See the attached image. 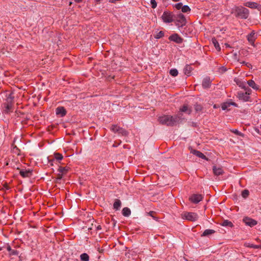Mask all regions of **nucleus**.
I'll list each match as a JSON object with an SVG mask.
<instances>
[{"instance_id":"1","label":"nucleus","mask_w":261,"mask_h":261,"mask_svg":"<svg viewBox=\"0 0 261 261\" xmlns=\"http://www.w3.org/2000/svg\"><path fill=\"white\" fill-rule=\"evenodd\" d=\"M181 115V114L180 113L173 116L163 115L159 118V121L160 123L163 125H166L168 126H173L178 123Z\"/></svg>"},{"instance_id":"2","label":"nucleus","mask_w":261,"mask_h":261,"mask_svg":"<svg viewBox=\"0 0 261 261\" xmlns=\"http://www.w3.org/2000/svg\"><path fill=\"white\" fill-rule=\"evenodd\" d=\"M231 13L238 18H245V9L242 6L236 7L232 9Z\"/></svg>"},{"instance_id":"3","label":"nucleus","mask_w":261,"mask_h":261,"mask_svg":"<svg viewBox=\"0 0 261 261\" xmlns=\"http://www.w3.org/2000/svg\"><path fill=\"white\" fill-rule=\"evenodd\" d=\"M174 18H176L175 24L178 28H181L186 24L187 20L186 17L182 13L178 14Z\"/></svg>"},{"instance_id":"4","label":"nucleus","mask_w":261,"mask_h":261,"mask_svg":"<svg viewBox=\"0 0 261 261\" xmlns=\"http://www.w3.org/2000/svg\"><path fill=\"white\" fill-rule=\"evenodd\" d=\"M110 130L114 133H118V135L122 136H126L128 133L125 129L118 126L117 125L113 124L110 127Z\"/></svg>"},{"instance_id":"5","label":"nucleus","mask_w":261,"mask_h":261,"mask_svg":"<svg viewBox=\"0 0 261 261\" xmlns=\"http://www.w3.org/2000/svg\"><path fill=\"white\" fill-rule=\"evenodd\" d=\"M161 18L165 23H171L174 20V16L172 12L167 11L164 12Z\"/></svg>"},{"instance_id":"6","label":"nucleus","mask_w":261,"mask_h":261,"mask_svg":"<svg viewBox=\"0 0 261 261\" xmlns=\"http://www.w3.org/2000/svg\"><path fill=\"white\" fill-rule=\"evenodd\" d=\"M196 213L192 212H185L182 215V218L191 221H195L198 219Z\"/></svg>"},{"instance_id":"7","label":"nucleus","mask_w":261,"mask_h":261,"mask_svg":"<svg viewBox=\"0 0 261 261\" xmlns=\"http://www.w3.org/2000/svg\"><path fill=\"white\" fill-rule=\"evenodd\" d=\"M6 102L4 103V108H5V112L7 113L10 112L13 107V97L9 96L7 99Z\"/></svg>"},{"instance_id":"8","label":"nucleus","mask_w":261,"mask_h":261,"mask_svg":"<svg viewBox=\"0 0 261 261\" xmlns=\"http://www.w3.org/2000/svg\"><path fill=\"white\" fill-rule=\"evenodd\" d=\"M203 196L201 194H192L189 198V200L194 203L197 204L203 199Z\"/></svg>"},{"instance_id":"9","label":"nucleus","mask_w":261,"mask_h":261,"mask_svg":"<svg viewBox=\"0 0 261 261\" xmlns=\"http://www.w3.org/2000/svg\"><path fill=\"white\" fill-rule=\"evenodd\" d=\"M248 42L253 46H254V41L257 38V35L254 31H252L247 36Z\"/></svg>"},{"instance_id":"10","label":"nucleus","mask_w":261,"mask_h":261,"mask_svg":"<svg viewBox=\"0 0 261 261\" xmlns=\"http://www.w3.org/2000/svg\"><path fill=\"white\" fill-rule=\"evenodd\" d=\"M169 39L170 41H172L176 43H181L183 42V38L179 36V35L176 33L173 34L169 36Z\"/></svg>"},{"instance_id":"11","label":"nucleus","mask_w":261,"mask_h":261,"mask_svg":"<svg viewBox=\"0 0 261 261\" xmlns=\"http://www.w3.org/2000/svg\"><path fill=\"white\" fill-rule=\"evenodd\" d=\"M17 169L19 170V174L23 178L30 177L32 175L33 170L31 169L23 170L18 168Z\"/></svg>"},{"instance_id":"12","label":"nucleus","mask_w":261,"mask_h":261,"mask_svg":"<svg viewBox=\"0 0 261 261\" xmlns=\"http://www.w3.org/2000/svg\"><path fill=\"white\" fill-rule=\"evenodd\" d=\"M56 115L60 117H64L66 115L67 111L63 107H58L56 110Z\"/></svg>"},{"instance_id":"13","label":"nucleus","mask_w":261,"mask_h":261,"mask_svg":"<svg viewBox=\"0 0 261 261\" xmlns=\"http://www.w3.org/2000/svg\"><path fill=\"white\" fill-rule=\"evenodd\" d=\"M191 152L192 153H193V154L195 155L196 156H197L200 158H201L203 160H205L206 161H208V158L200 151L192 149Z\"/></svg>"},{"instance_id":"14","label":"nucleus","mask_w":261,"mask_h":261,"mask_svg":"<svg viewBox=\"0 0 261 261\" xmlns=\"http://www.w3.org/2000/svg\"><path fill=\"white\" fill-rule=\"evenodd\" d=\"M211 83L212 82L210 78L209 77H206L202 81V86L204 89H207L210 88Z\"/></svg>"},{"instance_id":"15","label":"nucleus","mask_w":261,"mask_h":261,"mask_svg":"<svg viewBox=\"0 0 261 261\" xmlns=\"http://www.w3.org/2000/svg\"><path fill=\"white\" fill-rule=\"evenodd\" d=\"M213 173L215 175L218 176L222 175L224 173L223 170L221 167H217L216 166L213 167Z\"/></svg>"},{"instance_id":"16","label":"nucleus","mask_w":261,"mask_h":261,"mask_svg":"<svg viewBox=\"0 0 261 261\" xmlns=\"http://www.w3.org/2000/svg\"><path fill=\"white\" fill-rule=\"evenodd\" d=\"M246 7H248L252 9H257L258 10L261 7V6L258 4L252 2H246Z\"/></svg>"},{"instance_id":"17","label":"nucleus","mask_w":261,"mask_h":261,"mask_svg":"<svg viewBox=\"0 0 261 261\" xmlns=\"http://www.w3.org/2000/svg\"><path fill=\"white\" fill-rule=\"evenodd\" d=\"M257 223V221L252 219L250 218L246 217V225H248L250 227H253L256 225Z\"/></svg>"},{"instance_id":"18","label":"nucleus","mask_w":261,"mask_h":261,"mask_svg":"<svg viewBox=\"0 0 261 261\" xmlns=\"http://www.w3.org/2000/svg\"><path fill=\"white\" fill-rule=\"evenodd\" d=\"M69 167H62L59 166V168L58 169V171L59 172V173H61V174L65 175L69 171Z\"/></svg>"},{"instance_id":"19","label":"nucleus","mask_w":261,"mask_h":261,"mask_svg":"<svg viewBox=\"0 0 261 261\" xmlns=\"http://www.w3.org/2000/svg\"><path fill=\"white\" fill-rule=\"evenodd\" d=\"M234 81L236 82V84L241 88L242 89H245V84L244 82L242 81V80L239 77H236L234 80Z\"/></svg>"},{"instance_id":"20","label":"nucleus","mask_w":261,"mask_h":261,"mask_svg":"<svg viewBox=\"0 0 261 261\" xmlns=\"http://www.w3.org/2000/svg\"><path fill=\"white\" fill-rule=\"evenodd\" d=\"M179 110L180 112L186 113L188 114H190L192 112V110L189 108L187 105H184Z\"/></svg>"},{"instance_id":"21","label":"nucleus","mask_w":261,"mask_h":261,"mask_svg":"<svg viewBox=\"0 0 261 261\" xmlns=\"http://www.w3.org/2000/svg\"><path fill=\"white\" fill-rule=\"evenodd\" d=\"M215 232V230L213 229H206L201 234V237H207L211 234H212Z\"/></svg>"},{"instance_id":"22","label":"nucleus","mask_w":261,"mask_h":261,"mask_svg":"<svg viewBox=\"0 0 261 261\" xmlns=\"http://www.w3.org/2000/svg\"><path fill=\"white\" fill-rule=\"evenodd\" d=\"M193 68L189 65H186L184 68V72L187 76H190Z\"/></svg>"},{"instance_id":"23","label":"nucleus","mask_w":261,"mask_h":261,"mask_svg":"<svg viewBox=\"0 0 261 261\" xmlns=\"http://www.w3.org/2000/svg\"><path fill=\"white\" fill-rule=\"evenodd\" d=\"M121 206V202L119 199H116L115 200V202L113 204L114 209L116 210H118L120 209Z\"/></svg>"},{"instance_id":"24","label":"nucleus","mask_w":261,"mask_h":261,"mask_svg":"<svg viewBox=\"0 0 261 261\" xmlns=\"http://www.w3.org/2000/svg\"><path fill=\"white\" fill-rule=\"evenodd\" d=\"M122 214L125 217H128L131 214L130 210L127 207H124L122 209Z\"/></svg>"},{"instance_id":"25","label":"nucleus","mask_w":261,"mask_h":261,"mask_svg":"<svg viewBox=\"0 0 261 261\" xmlns=\"http://www.w3.org/2000/svg\"><path fill=\"white\" fill-rule=\"evenodd\" d=\"M212 41L216 49L217 50L220 51L221 50V48L220 47V45L217 40L216 38H214L212 39Z\"/></svg>"},{"instance_id":"26","label":"nucleus","mask_w":261,"mask_h":261,"mask_svg":"<svg viewBox=\"0 0 261 261\" xmlns=\"http://www.w3.org/2000/svg\"><path fill=\"white\" fill-rule=\"evenodd\" d=\"M248 85L254 90L258 89V86L256 85L253 80H249L247 82Z\"/></svg>"},{"instance_id":"27","label":"nucleus","mask_w":261,"mask_h":261,"mask_svg":"<svg viewBox=\"0 0 261 261\" xmlns=\"http://www.w3.org/2000/svg\"><path fill=\"white\" fill-rule=\"evenodd\" d=\"M80 259L82 261H89V256L86 253H84L81 254Z\"/></svg>"},{"instance_id":"28","label":"nucleus","mask_w":261,"mask_h":261,"mask_svg":"<svg viewBox=\"0 0 261 261\" xmlns=\"http://www.w3.org/2000/svg\"><path fill=\"white\" fill-rule=\"evenodd\" d=\"M221 225L223 226H229L232 227L233 226V224L231 221L226 220L222 222Z\"/></svg>"},{"instance_id":"29","label":"nucleus","mask_w":261,"mask_h":261,"mask_svg":"<svg viewBox=\"0 0 261 261\" xmlns=\"http://www.w3.org/2000/svg\"><path fill=\"white\" fill-rule=\"evenodd\" d=\"M194 109L196 112H198L202 110L203 107L201 105L196 103L194 105Z\"/></svg>"},{"instance_id":"30","label":"nucleus","mask_w":261,"mask_h":261,"mask_svg":"<svg viewBox=\"0 0 261 261\" xmlns=\"http://www.w3.org/2000/svg\"><path fill=\"white\" fill-rule=\"evenodd\" d=\"M63 175L62 174H61V173H58L57 175V177L55 180V182L57 184H60L61 180L63 178Z\"/></svg>"},{"instance_id":"31","label":"nucleus","mask_w":261,"mask_h":261,"mask_svg":"<svg viewBox=\"0 0 261 261\" xmlns=\"http://www.w3.org/2000/svg\"><path fill=\"white\" fill-rule=\"evenodd\" d=\"M237 97L240 100H242L243 101L245 100V94L242 92H238Z\"/></svg>"},{"instance_id":"32","label":"nucleus","mask_w":261,"mask_h":261,"mask_svg":"<svg viewBox=\"0 0 261 261\" xmlns=\"http://www.w3.org/2000/svg\"><path fill=\"white\" fill-rule=\"evenodd\" d=\"M171 75L176 76L178 75V72L176 69H171L169 72Z\"/></svg>"},{"instance_id":"33","label":"nucleus","mask_w":261,"mask_h":261,"mask_svg":"<svg viewBox=\"0 0 261 261\" xmlns=\"http://www.w3.org/2000/svg\"><path fill=\"white\" fill-rule=\"evenodd\" d=\"M246 247H249V248H254V249H258V248H261V246L260 245H253V244H246Z\"/></svg>"},{"instance_id":"34","label":"nucleus","mask_w":261,"mask_h":261,"mask_svg":"<svg viewBox=\"0 0 261 261\" xmlns=\"http://www.w3.org/2000/svg\"><path fill=\"white\" fill-rule=\"evenodd\" d=\"M191 11V9L190 7L187 5H185L182 7L181 11L183 13H187Z\"/></svg>"},{"instance_id":"35","label":"nucleus","mask_w":261,"mask_h":261,"mask_svg":"<svg viewBox=\"0 0 261 261\" xmlns=\"http://www.w3.org/2000/svg\"><path fill=\"white\" fill-rule=\"evenodd\" d=\"M164 36V32L162 31H160L157 34L154 36L155 39H159L161 38Z\"/></svg>"},{"instance_id":"36","label":"nucleus","mask_w":261,"mask_h":261,"mask_svg":"<svg viewBox=\"0 0 261 261\" xmlns=\"http://www.w3.org/2000/svg\"><path fill=\"white\" fill-rule=\"evenodd\" d=\"M54 155L57 161H61L63 158L62 154L59 153H55Z\"/></svg>"},{"instance_id":"37","label":"nucleus","mask_w":261,"mask_h":261,"mask_svg":"<svg viewBox=\"0 0 261 261\" xmlns=\"http://www.w3.org/2000/svg\"><path fill=\"white\" fill-rule=\"evenodd\" d=\"M230 105H234V103H223L222 106V109L223 110H225L228 109V107L230 106Z\"/></svg>"},{"instance_id":"38","label":"nucleus","mask_w":261,"mask_h":261,"mask_svg":"<svg viewBox=\"0 0 261 261\" xmlns=\"http://www.w3.org/2000/svg\"><path fill=\"white\" fill-rule=\"evenodd\" d=\"M19 252L16 249H12V251H10L9 253V256L12 255H18Z\"/></svg>"},{"instance_id":"39","label":"nucleus","mask_w":261,"mask_h":261,"mask_svg":"<svg viewBox=\"0 0 261 261\" xmlns=\"http://www.w3.org/2000/svg\"><path fill=\"white\" fill-rule=\"evenodd\" d=\"M150 4L151 5V7L153 9L155 8L157 6V3L155 0H150Z\"/></svg>"},{"instance_id":"40","label":"nucleus","mask_w":261,"mask_h":261,"mask_svg":"<svg viewBox=\"0 0 261 261\" xmlns=\"http://www.w3.org/2000/svg\"><path fill=\"white\" fill-rule=\"evenodd\" d=\"M231 132L233 133H234L236 135H240V136H241L242 137L244 136V134H242V133L240 132L237 129H234V130H231Z\"/></svg>"},{"instance_id":"41","label":"nucleus","mask_w":261,"mask_h":261,"mask_svg":"<svg viewBox=\"0 0 261 261\" xmlns=\"http://www.w3.org/2000/svg\"><path fill=\"white\" fill-rule=\"evenodd\" d=\"M174 7L176 8V9L179 10L180 9H182V4L181 3H177L175 5Z\"/></svg>"},{"instance_id":"42","label":"nucleus","mask_w":261,"mask_h":261,"mask_svg":"<svg viewBox=\"0 0 261 261\" xmlns=\"http://www.w3.org/2000/svg\"><path fill=\"white\" fill-rule=\"evenodd\" d=\"M219 70L220 72L223 73L225 72L227 69L224 66H222L220 68H219Z\"/></svg>"},{"instance_id":"43","label":"nucleus","mask_w":261,"mask_h":261,"mask_svg":"<svg viewBox=\"0 0 261 261\" xmlns=\"http://www.w3.org/2000/svg\"><path fill=\"white\" fill-rule=\"evenodd\" d=\"M251 91H251V90L250 89H249V88H247L246 87V95H249L251 94Z\"/></svg>"},{"instance_id":"44","label":"nucleus","mask_w":261,"mask_h":261,"mask_svg":"<svg viewBox=\"0 0 261 261\" xmlns=\"http://www.w3.org/2000/svg\"><path fill=\"white\" fill-rule=\"evenodd\" d=\"M154 213V212L153 211H150L149 213H148V215L150 216H151L153 219H155L156 218L153 216V214Z\"/></svg>"},{"instance_id":"45","label":"nucleus","mask_w":261,"mask_h":261,"mask_svg":"<svg viewBox=\"0 0 261 261\" xmlns=\"http://www.w3.org/2000/svg\"><path fill=\"white\" fill-rule=\"evenodd\" d=\"M6 248H7V251H9V252L11 251L12 249L11 248V246L9 245H8V244L7 245Z\"/></svg>"},{"instance_id":"46","label":"nucleus","mask_w":261,"mask_h":261,"mask_svg":"<svg viewBox=\"0 0 261 261\" xmlns=\"http://www.w3.org/2000/svg\"><path fill=\"white\" fill-rule=\"evenodd\" d=\"M246 67H247L248 68H251L252 66L250 63H246L245 64Z\"/></svg>"},{"instance_id":"47","label":"nucleus","mask_w":261,"mask_h":261,"mask_svg":"<svg viewBox=\"0 0 261 261\" xmlns=\"http://www.w3.org/2000/svg\"><path fill=\"white\" fill-rule=\"evenodd\" d=\"M250 96L249 95H246V101H250Z\"/></svg>"},{"instance_id":"48","label":"nucleus","mask_w":261,"mask_h":261,"mask_svg":"<svg viewBox=\"0 0 261 261\" xmlns=\"http://www.w3.org/2000/svg\"><path fill=\"white\" fill-rule=\"evenodd\" d=\"M241 195L243 198H245V190L242 191Z\"/></svg>"},{"instance_id":"49","label":"nucleus","mask_w":261,"mask_h":261,"mask_svg":"<svg viewBox=\"0 0 261 261\" xmlns=\"http://www.w3.org/2000/svg\"><path fill=\"white\" fill-rule=\"evenodd\" d=\"M100 229H101V226L100 225H98L96 227V230H100Z\"/></svg>"},{"instance_id":"50","label":"nucleus","mask_w":261,"mask_h":261,"mask_svg":"<svg viewBox=\"0 0 261 261\" xmlns=\"http://www.w3.org/2000/svg\"><path fill=\"white\" fill-rule=\"evenodd\" d=\"M249 192L248 190H246V198L249 195Z\"/></svg>"},{"instance_id":"51","label":"nucleus","mask_w":261,"mask_h":261,"mask_svg":"<svg viewBox=\"0 0 261 261\" xmlns=\"http://www.w3.org/2000/svg\"><path fill=\"white\" fill-rule=\"evenodd\" d=\"M83 0H74V1L76 3H81L83 1Z\"/></svg>"},{"instance_id":"52","label":"nucleus","mask_w":261,"mask_h":261,"mask_svg":"<svg viewBox=\"0 0 261 261\" xmlns=\"http://www.w3.org/2000/svg\"><path fill=\"white\" fill-rule=\"evenodd\" d=\"M245 13H246V19L247 18V14L248 13V10L246 9Z\"/></svg>"},{"instance_id":"53","label":"nucleus","mask_w":261,"mask_h":261,"mask_svg":"<svg viewBox=\"0 0 261 261\" xmlns=\"http://www.w3.org/2000/svg\"><path fill=\"white\" fill-rule=\"evenodd\" d=\"M242 221L245 223V217L243 218Z\"/></svg>"},{"instance_id":"54","label":"nucleus","mask_w":261,"mask_h":261,"mask_svg":"<svg viewBox=\"0 0 261 261\" xmlns=\"http://www.w3.org/2000/svg\"><path fill=\"white\" fill-rule=\"evenodd\" d=\"M172 1H173V2H178L180 0H172Z\"/></svg>"},{"instance_id":"55","label":"nucleus","mask_w":261,"mask_h":261,"mask_svg":"<svg viewBox=\"0 0 261 261\" xmlns=\"http://www.w3.org/2000/svg\"><path fill=\"white\" fill-rule=\"evenodd\" d=\"M2 249H3V247H0V250H2Z\"/></svg>"},{"instance_id":"56","label":"nucleus","mask_w":261,"mask_h":261,"mask_svg":"<svg viewBox=\"0 0 261 261\" xmlns=\"http://www.w3.org/2000/svg\"><path fill=\"white\" fill-rule=\"evenodd\" d=\"M96 2H99L100 0H95Z\"/></svg>"}]
</instances>
